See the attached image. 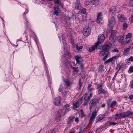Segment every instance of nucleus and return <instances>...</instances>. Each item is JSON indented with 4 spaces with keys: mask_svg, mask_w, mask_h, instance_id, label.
<instances>
[{
    "mask_svg": "<svg viewBox=\"0 0 133 133\" xmlns=\"http://www.w3.org/2000/svg\"><path fill=\"white\" fill-rule=\"evenodd\" d=\"M105 39L104 36L103 34L99 35L98 37V41L96 43V46L97 49H99L101 46V43Z\"/></svg>",
    "mask_w": 133,
    "mask_h": 133,
    "instance_id": "nucleus-1",
    "label": "nucleus"
},
{
    "mask_svg": "<svg viewBox=\"0 0 133 133\" xmlns=\"http://www.w3.org/2000/svg\"><path fill=\"white\" fill-rule=\"evenodd\" d=\"M64 115L63 114H62V111L61 110H59L56 112L55 114V116L56 117L55 119L57 121H59L61 120L60 118L62 115Z\"/></svg>",
    "mask_w": 133,
    "mask_h": 133,
    "instance_id": "nucleus-2",
    "label": "nucleus"
},
{
    "mask_svg": "<svg viewBox=\"0 0 133 133\" xmlns=\"http://www.w3.org/2000/svg\"><path fill=\"white\" fill-rule=\"evenodd\" d=\"M97 88L98 89V93L100 94L101 93L106 94L108 92L106 90H105L102 88V84H101L98 85L97 87Z\"/></svg>",
    "mask_w": 133,
    "mask_h": 133,
    "instance_id": "nucleus-3",
    "label": "nucleus"
},
{
    "mask_svg": "<svg viewBox=\"0 0 133 133\" xmlns=\"http://www.w3.org/2000/svg\"><path fill=\"white\" fill-rule=\"evenodd\" d=\"M91 32V29L88 27H85L83 29V34L85 36H89Z\"/></svg>",
    "mask_w": 133,
    "mask_h": 133,
    "instance_id": "nucleus-4",
    "label": "nucleus"
},
{
    "mask_svg": "<svg viewBox=\"0 0 133 133\" xmlns=\"http://www.w3.org/2000/svg\"><path fill=\"white\" fill-rule=\"evenodd\" d=\"M112 47V45L110 43L105 44L102 47V49L106 52L109 51V49Z\"/></svg>",
    "mask_w": 133,
    "mask_h": 133,
    "instance_id": "nucleus-5",
    "label": "nucleus"
},
{
    "mask_svg": "<svg viewBox=\"0 0 133 133\" xmlns=\"http://www.w3.org/2000/svg\"><path fill=\"white\" fill-rule=\"evenodd\" d=\"M116 24L115 19V18H112L109 21L108 25L111 28H112Z\"/></svg>",
    "mask_w": 133,
    "mask_h": 133,
    "instance_id": "nucleus-6",
    "label": "nucleus"
},
{
    "mask_svg": "<svg viewBox=\"0 0 133 133\" xmlns=\"http://www.w3.org/2000/svg\"><path fill=\"white\" fill-rule=\"evenodd\" d=\"M117 17L118 20L122 22H125L127 20L126 17L122 14H119L118 15Z\"/></svg>",
    "mask_w": 133,
    "mask_h": 133,
    "instance_id": "nucleus-7",
    "label": "nucleus"
},
{
    "mask_svg": "<svg viewBox=\"0 0 133 133\" xmlns=\"http://www.w3.org/2000/svg\"><path fill=\"white\" fill-rule=\"evenodd\" d=\"M57 4V5H55L54 8V14L58 16L59 15V13L60 12V11L58 6V5Z\"/></svg>",
    "mask_w": 133,
    "mask_h": 133,
    "instance_id": "nucleus-8",
    "label": "nucleus"
},
{
    "mask_svg": "<svg viewBox=\"0 0 133 133\" xmlns=\"http://www.w3.org/2000/svg\"><path fill=\"white\" fill-rule=\"evenodd\" d=\"M97 112L95 111H94L92 114V115L89 120V123H92L93 122L94 119L95 118L97 115Z\"/></svg>",
    "mask_w": 133,
    "mask_h": 133,
    "instance_id": "nucleus-9",
    "label": "nucleus"
},
{
    "mask_svg": "<svg viewBox=\"0 0 133 133\" xmlns=\"http://www.w3.org/2000/svg\"><path fill=\"white\" fill-rule=\"evenodd\" d=\"M61 101V97H60L55 98L54 102V104L56 106L59 105Z\"/></svg>",
    "mask_w": 133,
    "mask_h": 133,
    "instance_id": "nucleus-10",
    "label": "nucleus"
},
{
    "mask_svg": "<svg viewBox=\"0 0 133 133\" xmlns=\"http://www.w3.org/2000/svg\"><path fill=\"white\" fill-rule=\"evenodd\" d=\"M80 101L78 100L74 101L73 104V108L74 109L78 108L80 105Z\"/></svg>",
    "mask_w": 133,
    "mask_h": 133,
    "instance_id": "nucleus-11",
    "label": "nucleus"
},
{
    "mask_svg": "<svg viewBox=\"0 0 133 133\" xmlns=\"http://www.w3.org/2000/svg\"><path fill=\"white\" fill-rule=\"evenodd\" d=\"M98 102V101L96 99H93L91 101L90 103V109H91V108L94 104H96Z\"/></svg>",
    "mask_w": 133,
    "mask_h": 133,
    "instance_id": "nucleus-12",
    "label": "nucleus"
},
{
    "mask_svg": "<svg viewBox=\"0 0 133 133\" xmlns=\"http://www.w3.org/2000/svg\"><path fill=\"white\" fill-rule=\"evenodd\" d=\"M102 14L100 12L98 14L97 16V22L98 23H99L102 20Z\"/></svg>",
    "mask_w": 133,
    "mask_h": 133,
    "instance_id": "nucleus-13",
    "label": "nucleus"
},
{
    "mask_svg": "<svg viewBox=\"0 0 133 133\" xmlns=\"http://www.w3.org/2000/svg\"><path fill=\"white\" fill-rule=\"evenodd\" d=\"M75 118L74 116H70L68 118L67 121V123L68 124H70L72 123L74 120V119Z\"/></svg>",
    "mask_w": 133,
    "mask_h": 133,
    "instance_id": "nucleus-14",
    "label": "nucleus"
},
{
    "mask_svg": "<svg viewBox=\"0 0 133 133\" xmlns=\"http://www.w3.org/2000/svg\"><path fill=\"white\" fill-rule=\"evenodd\" d=\"M76 2L75 4V9H78L81 7V5L79 3V0H76Z\"/></svg>",
    "mask_w": 133,
    "mask_h": 133,
    "instance_id": "nucleus-15",
    "label": "nucleus"
},
{
    "mask_svg": "<svg viewBox=\"0 0 133 133\" xmlns=\"http://www.w3.org/2000/svg\"><path fill=\"white\" fill-rule=\"evenodd\" d=\"M70 106V105L69 104H66L64 108L65 109V112L63 113L64 115L66 113L70 110V109L69 108Z\"/></svg>",
    "mask_w": 133,
    "mask_h": 133,
    "instance_id": "nucleus-16",
    "label": "nucleus"
},
{
    "mask_svg": "<svg viewBox=\"0 0 133 133\" xmlns=\"http://www.w3.org/2000/svg\"><path fill=\"white\" fill-rule=\"evenodd\" d=\"M116 59V56H115L113 57H112L110 58L109 59L107 60L106 61V62H114L115 61Z\"/></svg>",
    "mask_w": 133,
    "mask_h": 133,
    "instance_id": "nucleus-17",
    "label": "nucleus"
},
{
    "mask_svg": "<svg viewBox=\"0 0 133 133\" xmlns=\"http://www.w3.org/2000/svg\"><path fill=\"white\" fill-rule=\"evenodd\" d=\"M124 115V117H126L129 116L130 115L133 114V113L130 112L129 111L123 113Z\"/></svg>",
    "mask_w": 133,
    "mask_h": 133,
    "instance_id": "nucleus-18",
    "label": "nucleus"
},
{
    "mask_svg": "<svg viewBox=\"0 0 133 133\" xmlns=\"http://www.w3.org/2000/svg\"><path fill=\"white\" fill-rule=\"evenodd\" d=\"M75 59L77 61V63L80 64L82 63V59L79 56H76L75 57Z\"/></svg>",
    "mask_w": 133,
    "mask_h": 133,
    "instance_id": "nucleus-19",
    "label": "nucleus"
},
{
    "mask_svg": "<svg viewBox=\"0 0 133 133\" xmlns=\"http://www.w3.org/2000/svg\"><path fill=\"white\" fill-rule=\"evenodd\" d=\"M104 117V114H101L98 116L97 117V120L99 121L103 119Z\"/></svg>",
    "mask_w": 133,
    "mask_h": 133,
    "instance_id": "nucleus-20",
    "label": "nucleus"
},
{
    "mask_svg": "<svg viewBox=\"0 0 133 133\" xmlns=\"http://www.w3.org/2000/svg\"><path fill=\"white\" fill-rule=\"evenodd\" d=\"M92 1L93 5L95 6H97L99 4V0H92Z\"/></svg>",
    "mask_w": 133,
    "mask_h": 133,
    "instance_id": "nucleus-21",
    "label": "nucleus"
},
{
    "mask_svg": "<svg viewBox=\"0 0 133 133\" xmlns=\"http://www.w3.org/2000/svg\"><path fill=\"white\" fill-rule=\"evenodd\" d=\"M110 12H112L113 14L114 15H116V9L115 7L113 6L112 7L111 9L110 10Z\"/></svg>",
    "mask_w": 133,
    "mask_h": 133,
    "instance_id": "nucleus-22",
    "label": "nucleus"
},
{
    "mask_svg": "<svg viewBox=\"0 0 133 133\" xmlns=\"http://www.w3.org/2000/svg\"><path fill=\"white\" fill-rule=\"evenodd\" d=\"M125 118L124 113L117 114V118Z\"/></svg>",
    "mask_w": 133,
    "mask_h": 133,
    "instance_id": "nucleus-23",
    "label": "nucleus"
},
{
    "mask_svg": "<svg viewBox=\"0 0 133 133\" xmlns=\"http://www.w3.org/2000/svg\"><path fill=\"white\" fill-rule=\"evenodd\" d=\"M96 44L94 46H92V47L89 48V51L90 52H91L95 50V49H97L96 48Z\"/></svg>",
    "mask_w": 133,
    "mask_h": 133,
    "instance_id": "nucleus-24",
    "label": "nucleus"
},
{
    "mask_svg": "<svg viewBox=\"0 0 133 133\" xmlns=\"http://www.w3.org/2000/svg\"><path fill=\"white\" fill-rule=\"evenodd\" d=\"M130 48H130H127L124 50V54L125 55H127L129 52V50Z\"/></svg>",
    "mask_w": 133,
    "mask_h": 133,
    "instance_id": "nucleus-25",
    "label": "nucleus"
},
{
    "mask_svg": "<svg viewBox=\"0 0 133 133\" xmlns=\"http://www.w3.org/2000/svg\"><path fill=\"white\" fill-rule=\"evenodd\" d=\"M67 86H68L70 85L71 83L68 79H66L64 80Z\"/></svg>",
    "mask_w": 133,
    "mask_h": 133,
    "instance_id": "nucleus-26",
    "label": "nucleus"
},
{
    "mask_svg": "<svg viewBox=\"0 0 133 133\" xmlns=\"http://www.w3.org/2000/svg\"><path fill=\"white\" fill-rule=\"evenodd\" d=\"M116 104V102L115 101H113L111 103L110 107L111 108L113 107H114Z\"/></svg>",
    "mask_w": 133,
    "mask_h": 133,
    "instance_id": "nucleus-27",
    "label": "nucleus"
},
{
    "mask_svg": "<svg viewBox=\"0 0 133 133\" xmlns=\"http://www.w3.org/2000/svg\"><path fill=\"white\" fill-rule=\"evenodd\" d=\"M132 34L131 33H128L126 36V38H130L132 37Z\"/></svg>",
    "mask_w": 133,
    "mask_h": 133,
    "instance_id": "nucleus-28",
    "label": "nucleus"
},
{
    "mask_svg": "<svg viewBox=\"0 0 133 133\" xmlns=\"http://www.w3.org/2000/svg\"><path fill=\"white\" fill-rule=\"evenodd\" d=\"M128 25L126 23H124L123 24V29L125 30L127 29Z\"/></svg>",
    "mask_w": 133,
    "mask_h": 133,
    "instance_id": "nucleus-29",
    "label": "nucleus"
},
{
    "mask_svg": "<svg viewBox=\"0 0 133 133\" xmlns=\"http://www.w3.org/2000/svg\"><path fill=\"white\" fill-rule=\"evenodd\" d=\"M111 39H112L113 40V42H114L116 39V36H114L112 33L111 34V37H110Z\"/></svg>",
    "mask_w": 133,
    "mask_h": 133,
    "instance_id": "nucleus-30",
    "label": "nucleus"
},
{
    "mask_svg": "<svg viewBox=\"0 0 133 133\" xmlns=\"http://www.w3.org/2000/svg\"><path fill=\"white\" fill-rule=\"evenodd\" d=\"M123 37L122 36H121L120 37H118L117 39H118L119 41L120 42L121 44L123 42Z\"/></svg>",
    "mask_w": 133,
    "mask_h": 133,
    "instance_id": "nucleus-31",
    "label": "nucleus"
},
{
    "mask_svg": "<svg viewBox=\"0 0 133 133\" xmlns=\"http://www.w3.org/2000/svg\"><path fill=\"white\" fill-rule=\"evenodd\" d=\"M112 101V99H108L107 102V104L108 105V107H109L111 104V103Z\"/></svg>",
    "mask_w": 133,
    "mask_h": 133,
    "instance_id": "nucleus-32",
    "label": "nucleus"
},
{
    "mask_svg": "<svg viewBox=\"0 0 133 133\" xmlns=\"http://www.w3.org/2000/svg\"><path fill=\"white\" fill-rule=\"evenodd\" d=\"M63 48L64 50H67V45L66 44L63 42Z\"/></svg>",
    "mask_w": 133,
    "mask_h": 133,
    "instance_id": "nucleus-33",
    "label": "nucleus"
},
{
    "mask_svg": "<svg viewBox=\"0 0 133 133\" xmlns=\"http://www.w3.org/2000/svg\"><path fill=\"white\" fill-rule=\"evenodd\" d=\"M128 72L129 73H131L133 72V66H131L130 68L128 70Z\"/></svg>",
    "mask_w": 133,
    "mask_h": 133,
    "instance_id": "nucleus-34",
    "label": "nucleus"
},
{
    "mask_svg": "<svg viewBox=\"0 0 133 133\" xmlns=\"http://www.w3.org/2000/svg\"><path fill=\"white\" fill-rule=\"evenodd\" d=\"M122 66V63H120L119 64H118V65H117V70L118 69V68H119V69L118 70V71L121 68Z\"/></svg>",
    "mask_w": 133,
    "mask_h": 133,
    "instance_id": "nucleus-35",
    "label": "nucleus"
},
{
    "mask_svg": "<svg viewBox=\"0 0 133 133\" xmlns=\"http://www.w3.org/2000/svg\"><path fill=\"white\" fill-rule=\"evenodd\" d=\"M92 0H88L86 2V5H89L90 3H92Z\"/></svg>",
    "mask_w": 133,
    "mask_h": 133,
    "instance_id": "nucleus-36",
    "label": "nucleus"
},
{
    "mask_svg": "<svg viewBox=\"0 0 133 133\" xmlns=\"http://www.w3.org/2000/svg\"><path fill=\"white\" fill-rule=\"evenodd\" d=\"M82 84L81 83V82L80 81V80H79V84L78 86V90H80L81 89V87L82 86Z\"/></svg>",
    "mask_w": 133,
    "mask_h": 133,
    "instance_id": "nucleus-37",
    "label": "nucleus"
},
{
    "mask_svg": "<svg viewBox=\"0 0 133 133\" xmlns=\"http://www.w3.org/2000/svg\"><path fill=\"white\" fill-rule=\"evenodd\" d=\"M72 68L74 70V72L77 73L78 72V70L77 69H78V68H75L74 67H72Z\"/></svg>",
    "mask_w": 133,
    "mask_h": 133,
    "instance_id": "nucleus-38",
    "label": "nucleus"
},
{
    "mask_svg": "<svg viewBox=\"0 0 133 133\" xmlns=\"http://www.w3.org/2000/svg\"><path fill=\"white\" fill-rule=\"evenodd\" d=\"M76 48L78 50H79L82 48L83 46H80L79 47L78 45H77L76 46Z\"/></svg>",
    "mask_w": 133,
    "mask_h": 133,
    "instance_id": "nucleus-39",
    "label": "nucleus"
},
{
    "mask_svg": "<svg viewBox=\"0 0 133 133\" xmlns=\"http://www.w3.org/2000/svg\"><path fill=\"white\" fill-rule=\"evenodd\" d=\"M106 52L105 51H104L103 50V51H101L100 55L101 56H103L104 55V54H105V52Z\"/></svg>",
    "mask_w": 133,
    "mask_h": 133,
    "instance_id": "nucleus-40",
    "label": "nucleus"
},
{
    "mask_svg": "<svg viewBox=\"0 0 133 133\" xmlns=\"http://www.w3.org/2000/svg\"><path fill=\"white\" fill-rule=\"evenodd\" d=\"M81 12L83 14H84L86 13L85 9H83L80 10Z\"/></svg>",
    "mask_w": 133,
    "mask_h": 133,
    "instance_id": "nucleus-41",
    "label": "nucleus"
},
{
    "mask_svg": "<svg viewBox=\"0 0 133 133\" xmlns=\"http://www.w3.org/2000/svg\"><path fill=\"white\" fill-rule=\"evenodd\" d=\"M68 92L66 91H64L63 92V96L64 97H66L67 96Z\"/></svg>",
    "mask_w": 133,
    "mask_h": 133,
    "instance_id": "nucleus-42",
    "label": "nucleus"
},
{
    "mask_svg": "<svg viewBox=\"0 0 133 133\" xmlns=\"http://www.w3.org/2000/svg\"><path fill=\"white\" fill-rule=\"evenodd\" d=\"M129 86L132 88H133V81H131L130 82Z\"/></svg>",
    "mask_w": 133,
    "mask_h": 133,
    "instance_id": "nucleus-43",
    "label": "nucleus"
},
{
    "mask_svg": "<svg viewBox=\"0 0 133 133\" xmlns=\"http://www.w3.org/2000/svg\"><path fill=\"white\" fill-rule=\"evenodd\" d=\"M81 113V117H82L83 116H84V115L83 113V111L82 110H81L80 111Z\"/></svg>",
    "mask_w": 133,
    "mask_h": 133,
    "instance_id": "nucleus-44",
    "label": "nucleus"
},
{
    "mask_svg": "<svg viewBox=\"0 0 133 133\" xmlns=\"http://www.w3.org/2000/svg\"><path fill=\"white\" fill-rule=\"evenodd\" d=\"M103 68V66H100V67L99 68V72H100L101 73V72H102V71H103V70H102Z\"/></svg>",
    "mask_w": 133,
    "mask_h": 133,
    "instance_id": "nucleus-45",
    "label": "nucleus"
},
{
    "mask_svg": "<svg viewBox=\"0 0 133 133\" xmlns=\"http://www.w3.org/2000/svg\"><path fill=\"white\" fill-rule=\"evenodd\" d=\"M64 54L65 55H69L70 54V53L68 51H67L66 52H65Z\"/></svg>",
    "mask_w": 133,
    "mask_h": 133,
    "instance_id": "nucleus-46",
    "label": "nucleus"
},
{
    "mask_svg": "<svg viewBox=\"0 0 133 133\" xmlns=\"http://www.w3.org/2000/svg\"><path fill=\"white\" fill-rule=\"evenodd\" d=\"M80 64V66H81V71H83V70L84 68L83 66V65L82 64V63L81 64Z\"/></svg>",
    "mask_w": 133,
    "mask_h": 133,
    "instance_id": "nucleus-47",
    "label": "nucleus"
},
{
    "mask_svg": "<svg viewBox=\"0 0 133 133\" xmlns=\"http://www.w3.org/2000/svg\"><path fill=\"white\" fill-rule=\"evenodd\" d=\"M116 124V123H114L113 122H111L110 123V125H114Z\"/></svg>",
    "mask_w": 133,
    "mask_h": 133,
    "instance_id": "nucleus-48",
    "label": "nucleus"
},
{
    "mask_svg": "<svg viewBox=\"0 0 133 133\" xmlns=\"http://www.w3.org/2000/svg\"><path fill=\"white\" fill-rule=\"evenodd\" d=\"M128 60L133 62V57H131L128 59Z\"/></svg>",
    "mask_w": 133,
    "mask_h": 133,
    "instance_id": "nucleus-49",
    "label": "nucleus"
},
{
    "mask_svg": "<svg viewBox=\"0 0 133 133\" xmlns=\"http://www.w3.org/2000/svg\"><path fill=\"white\" fill-rule=\"evenodd\" d=\"M90 98L88 96L87 98L86 99H85V101H86L87 102H88L89 101Z\"/></svg>",
    "mask_w": 133,
    "mask_h": 133,
    "instance_id": "nucleus-50",
    "label": "nucleus"
},
{
    "mask_svg": "<svg viewBox=\"0 0 133 133\" xmlns=\"http://www.w3.org/2000/svg\"><path fill=\"white\" fill-rule=\"evenodd\" d=\"M109 54V52H108L107 54H106V55L104 57V58H103V60H105L107 58V56H108V54Z\"/></svg>",
    "mask_w": 133,
    "mask_h": 133,
    "instance_id": "nucleus-51",
    "label": "nucleus"
},
{
    "mask_svg": "<svg viewBox=\"0 0 133 133\" xmlns=\"http://www.w3.org/2000/svg\"><path fill=\"white\" fill-rule=\"evenodd\" d=\"M129 98L130 99H133V95H132L130 96H129Z\"/></svg>",
    "mask_w": 133,
    "mask_h": 133,
    "instance_id": "nucleus-52",
    "label": "nucleus"
},
{
    "mask_svg": "<svg viewBox=\"0 0 133 133\" xmlns=\"http://www.w3.org/2000/svg\"><path fill=\"white\" fill-rule=\"evenodd\" d=\"M62 88L61 86H60L58 90L59 92H61L62 90Z\"/></svg>",
    "mask_w": 133,
    "mask_h": 133,
    "instance_id": "nucleus-53",
    "label": "nucleus"
},
{
    "mask_svg": "<svg viewBox=\"0 0 133 133\" xmlns=\"http://www.w3.org/2000/svg\"><path fill=\"white\" fill-rule=\"evenodd\" d=\"M131 22H133V15H131Z\"/></svg>",
    "mask_w": 133,
    "mask_h": 133,
    "instance_id": "nucleus-54",
    "label": "nucleus"
},
{
    "mask_svg": "<svg viewBox=\"0 0 133 133\" xmlns=\"http://www.w3.org/2000/svg\"><path fill=\"white\" fill-rule=\"evenodd\" d=\"M75 121L76 122H79V119L78 118H77L75 119Z\"/></svg>",
    "mask_w": 133,
    "mask_h": 133,
    "instance_id": "nucleus-55",
    "label": "nucleus"
},
{
    "mask_svg": "<svg viewBox=\"0 0 133 133\" xmlns=\"http://www.w3.org/2000/svg\"><path fill=\"white\" fill-rule=\"evenodd\" d=\"M121 44L122 45H126L127 44L126 41L124 42L123 41V42L121 43Z\"/></svg>",
    "mask_w": 133,
    "mask_h": 133,
    "instance_id": "nucleus-56",
    "label": "nucleus"
},
{
    "mask_svg": "<svg viewBox=\"0 0 133 133\" xmlns=\"http://www.w3.org/2000/svg\"><path fill=\"white\" fill-rule=\"evenodd\" d=\"M120 57V53L117 55V58Z\"/></svg>",
    "mask_w": 133,
    "mask_h": 133,
    "instance_id": "nucleus-57",
    "label": "nucleus"
},
{
    "mask_svg": "<svg viewBox=\"0 0 133 133\" xmlns=\"http://www.w3.org/2000/svg\"><path fill=\"white\" fill-rule=\"evenodd\" d=\"M105 104H103L102 105H101V107H104L105 106Z\"/></svg>",
    "mask_w": 133,
    "mask_h": 133,
    "instance_id": "nucleus-58",
    "label": "nucleus"
},
{
    "mask_svg": "<svg viewBox=\"0 0 133 133\" xmlns=\"http://www.w3.org/2000/svg\"><path fill=\"white\" fill-rule=\"evenodd\" d=\"M85 101V102L84 103V106L87 105V104L88 103V102H87L86 101Z\"/></svg>",
    "mask_w": 133,
    "mask_h": 133,
    "instance_id": "nucleus-59",
    "label": "nucleus"
},
{
    "mask_svg": "<svg viewBox=\"0 0 133 133\" xmlns=\"http://www.w3.org/2000/svg\"><path fill=\"white\" fill-rule=\"evenodd\" d=\"M92 93H91L90 95L89 96V97L91 98L92 97Z\"/></svg>",
    "mask_w": 133,
    "mask_h": 133,
    "instance_id": "nucleus-60",
    "label": "nucleus"
},
{
    "mask_svg": "<svg viewBox=\"0 0 133 133\" xmlns=\"http://www.w3.org/2000/svg\"><path fill=\"white\" fill-rule=\"evenodd\" d=\"M130 40H127V41H126L127 44L129 43L130 42Z\"/></svg>",
    "mask_w": 133,
    "mask_h": 133,
    "instance_id": "nucleus-61",
    "label": "nucleus"
},
{
    "mask_svg": "<svg viewBox=\"0 0 133 133\" xmlns=\"http://www.w3.org/2000/svg\"><path fill=\"white\" fill-rule=\"evenodd\" d=\"M116 73H115V76H114V77L113 78V79H114V78H115V77H116Z\"/></svg>",
    "mask_w": 133,
    "mask_h": 133,
    "instance_id": "nucleus-62",
    "label": "nucleus"
},
{
    "mask_svg": "<svg viewBox=\"0 0 133 133\" xmlns=\"http://www.w3.org/2000/svg\"><path fill=\"white\" fill-rule=\"evenodd\" d=\"M114 52H116V49H115L113 51Z\"/></svg>",
    "mask_w": 133,
    "mask_h": 133,
    "instance_id": "nucleus-63",
    "label": "nucleus"
},
{
    "mask_svg": "<svg viewBox=\"0 0 133 133\" xmlns=\"http://www.w3.org/2000/svg\"><path fill=\"white\" fill-rule=\"evenodd\" d=\"M62 40L63 41H64L65 40V39H64L63 38H62Z\"/></svg>",
    "mask_w": 133,
    "mask_h": 133,
    "instance_id": "nucleus-64",
    "label": "nucleus"
}]
</instances>
